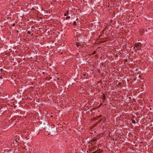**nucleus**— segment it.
Returning a JSON list of instances; mask_svg holds the SVG:
<instances>
[{"label":"nucleus","mask_w":153,"mask_h":153,"mask_svg":"<svg viewBox=\"0 0 153 153\" xmlns=\"http://www.w3.org/2000/svg\"><path fill=\"white\" fill-rule=\"evenodd\" d=\"M141 44L140 42H138L137 43H136L134 45V48L135 49V48H139L141 46Z\"/></svg>","instance_id":"obj_1"},{"label":"nucleus","mask_w":153,"mask_h":153,"mask_svg":"<svg viewBox=\"0 0 153 153\" xmlns=\"http://www.w3.org/2000/svg\"><path fill=\"white\" fill-rule=\"evenodd\" d=\"M76 45L77 47H81V45L79 43H76Z\"/></svg>","instance_id":"obj_2"},{"label":"nucleus","mask_w":153,"mask_h":153,"mask_svg":"<svg viewBox=\"0 0 153 153\" xmlns=\"http://www.w3.org/2000/svg\"><path fill=\"white\" fill-rule=\"evenodd\" d=\"M96 139H97V138H96V137H94V138H93V139H92V141H92V142H94V141L95 140H96Z\"/></svg>","instance_id":"obj_3"},{"label":"nucleus","mask_w":153,"mask_h":153,"mask_svg":"<svg viewBox=\"0 0 153 153\" xmlns=\"http://www.w3.org/2000/svg\"><path fill=\"white\" fill-rule=\"evenodd\" d=\"M68 13H69V12H68V11H67V13H65L64 14V16H67L68 14Z\"/></svg>","instance_id":"obj_4"},{"label":"nucleus","mask_w":153,"mask_h":153,"mask_svg":"<svg viewBox=\"0 0 153 153\" xmlns=\"http://www.w3.org/2000/svg\"><path fill=\"white\" fill-rule=\"evenodd\" d=\"M100 151H101V149H99L97 151H95V152H94V153H96V152H98V151L99 152H98V153H100V152H100Z\"/></svg>","instance_id":"obj_5"},{"label":"nucleus","mask_w":153,"mask_h":153,"mask_svg":"<svg viewBox=\"0 0 153 153\" xmlns=\"http://www.w3.org/2000/svg\"><path fill=\"white\" fill-rule=\"evenodd\" d=\"M73 25H77L76 22V21H74V23H73Z\"/></svg>","instance_id":"obj_6"},{"label":"nucleus","mask_w":153,"mask_h":153,"mask_svg":"<svg viewBox=\"0 0 153 153\" xmlns=\"http://www.w3.org/2000/svg\"><path fill=\"white\" fill-rule=\"evenodd\" d=\"M106 99V97L104 94H103V100H105Z\"/></svg>","instance_id":"obj_7"},{"label":"nucleus","mask_w":153,"mask_h":153,"mask_svg":"<svg viewBox=\"0 0 153 153\" xmlns=\"http://www.w3.org/2000/svg\"><path fill=\"white\" fill-rule=\"evenodd\" d=\"M132 123L133 124H135L136 123L135 121L134 120H132Z\"/></svg>","instance_id":"obj_8"},{"label":"nucleus","mask_w":153,"mask_h":153,"mask_svg":"<svg viewBox=\"0 0 153 153\" xmlns=\"http://www.w3.org/2000/svg\"><path fill=\"white\" fill-rule=\"evenodd\" d=\"M70 16H68L66 18V19H68L69 18H70Z\"/></svg>","instance_id":"obj_9"},{"label":"nucleus","mask_w":153,"mask_h":153,"mask_svg":"<svg viewBox=\"0 0 153 153\" xmlns=\"http://www.w3.org/2000/svg\"><path fill=\"white\" fill-rule=\"evenodd\" d=\"M27 33L29 34H31V32L30 31H27Z\"/></svg>","instance_id":"obj_10"},{"label":"nucleus","mask_w":153,"mask_h":153,"mask_svg":"<svg viewBox=\"0 0 153 153\" xmlns=\"http://www.w3.org/2000/svg\"><path fill=\"white\" fill-rule=\"evenodd\" d=\"M102 117V115H100L98 117V118H100V117Z\"/></svg>","instance_id":"obj_11"},{"label":"nucleus","mask_w":153,"mask_h":153,"mask_svg":"<svg viewBox=\"0 0 153 153\" xmlns=\"http://www.w3.org/2000/svg\"><path fill=\"white\" fill-rule=\"evenodd\" d=\"M102 105V103H100V105H99V107H100Z\"/></svg>","instance_id":"obj_12"},{"label":"nucleus","mask_w":153,"mask_h":153,"mask_svg":"<svg viewBox=\"0 0 153 153\" xmlns=\"http://www.w3.org/2000/svg\"><path fill=\"white\" fill-rule=\"evenodd\" d=\"M95 53H96V52L94 51V52H93V54H95Z\"/></svg>","instance_id":"obj_13"},{"label":"nucleus","mask_w":153,"mask_h":153,"mask_svg":"<svg viewBox=\"0 0 153 153\" xmlns=\"http://www.w3.org/2000/svg\"><path fill=\"white\" fill-rule=\"evenodd\" d=\"M0 78H1H1H2L1 76L0 77Z\"/></svg>","instance_id":"obj_14"},{"label":"nucleus","mask_w":153,"mask_h":153,"mask_svg":"<svg viewBox=\"0 0 153 153\" xmlns=\"http://www.w3.org/2000/svg\"><path fill=\"white\" fill-rule=\"evenodd\" d=\"M33 36L32 34H31V36Z\"/></svg>","instance_id":"obj_15"}]
</instances>
